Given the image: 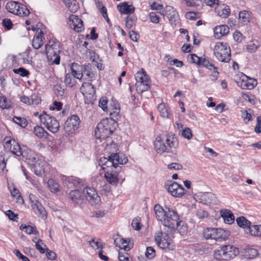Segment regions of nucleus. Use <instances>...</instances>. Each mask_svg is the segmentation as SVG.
Masks as SVG:
<instances>
[{
  "label": "nucleus",
  "instance_id": "obj_7",
  "mask_svg": "<svg viewBox=\"0 0 261 261\" xmlns=\"http://www.w3.org/2000/svg\"><path fill=\"white\" fill-rule=\"evenodd\" d=\"M239 253L236 247L231 245H225L220 247L214 252V257L219 260H228L233 258Z\"/></svg>",
  "mask_w": 261,
  "mask_h": 261
},
{
  "label": "nucleus",
  "instance_id": "obj_50",
  "mask_svg": "<svg viewBox=\"0 0 261 261\" xmlns=\"http://www.w3.org/2000/svg\"><path fill=\"white\" fill-rule=\"evenodd\" d=\"M158 109L161 114V116L164 118L168 117V112L164 103H160L158 105Z\"/></svg>",
  "mask_w": 261,
  "mask_h": 261
},
{
  "label": "nucleus",
  "instance_id": "obj_35",
  "mask_svg": "<svg viewBox=\"0 0 261 261\" xmlns=\"http://www.w3.org/2000/svg\"><path fill=\"white\" fill-rule=\"evenodd\" d=\"M236 221L239 226L246 228L248 229L249 231V227L252 226V225H251V222L243 216L237 218Z\"/></svg>",
  "mask_w": 261,
  "mask_h": 261
},
{
  "label": "nucleus",
  "instance_id": "obj_10",
  "mask_svg": "<svg viewBox=\"0 0 261 261\" xmlns=\"http://www.w3.org/2000/svg\"><path fill=\"white\" fill-rule=\"evenodd\" d=\"M168 234L166 231H159L155 236V241L160 248L172 250L174 249V246L171 243V240Z\"/></svg>",
  "mask_w": 261,
  "mask_h": 261
},
{
  "label": "nucleus",
  "instance_id": "obj_3",
  "mask_svg": "<svg viewBox=\"0 0 261 261\" xmlns=\"http://www.w3.org/2000/svg\"><path fill=\"white\" fill-rule=\"evenodd\" d=\"M116 125V122L114 119H102L95 129V137L99 139L107 138L113 133Z\"/></svg>",
  "mask_w": 261,
  "mask_h": 261
},
{
  "label": "nucleus",
  "instance_id": "obj_1",
  "mask_svg": "<svg viewBox=\"0 0 261 261\" xmlns=\"http://www.w3.org/2000/svg\"><path fill=\"white\" fill-rule=\"evenodd\" d=\"M127 158L123 154L112 153L108 158H101L99 160V165L105 172V177L109 184L116 186L118 183V176L121 170L119 165L127 163Z\"/></svg>",
  "mask_w": 261,
  "mask_h": 261
},
{
  "label": "nucleus",
  "instance_id": "obj_11",
  "mask_svg": "<svg viewBox=\"0 0 261 261\" xmlns=\"http://www.w3.org/2000/svg\"><path fill=\"white\" fill-rule=\"evenodd\" d=\"M3 143L4 147L9 149L13 154L17 156H20L22 154L23 150H22L18 143L14 139H11L9 137H6L4 139Z\"/></svg>",
  "mask_w": 261,
  "mask_h": 261
},
{
  "label": "nucleus",
  "instance_id": "obj_61",
  "mask_svg": "<svg viewBox=\"0 0 261 261\" xmlns=\"http://www.w3.org/2000/svg\"><path fill=\"white\" fill-rule=\"evenodd\" d=\"M6 214L8 216L9 218L13 221H17L18 219V215H16L13 211L11 210H8L6 212Z\"/></svg>",
  "mask_w": 261,
  "mask_h": 261
},
{
  "label": "nucleus",
  "instance_id": "obj_22",
  "mask_svg": "<svg viewBox=\"0 0 261 261\" xmlns=\"http://www.w3.org/2000/svg\"><path fill=\"white\" fill-rule=\"evenodd\" d=\"M21 156L23 158L25 159L30 165L34 164L35 162L37 161V159H39L37 154L30 149L24 150Z\"/></svg>",
  "mask_w": 261,
  "mask_h": 261
},
{
  "label": "nucleus",
  "instance_id": "obj_29",
  "mask_svg": "<svg viewBox=\"0 0 261 261\" xmlns=\"http://www.w3.org/2000/svg\"><path fill=\"white\" fill-rule=\"evenodd\" d=\"M154 211L156 215V218L162 223L163 220L164 219L167 214V210H166V207H165V209H164L159 204H156L154 206Z\"/></svg>",
  "mask_w": 261,
  "mask_h": 261
},
{
  "label": "nucleus",
  "instance_id": "obj_47",
  "mask_svg": "<svg viewBox=\"0 0 261 261\" xmlns=\"http://www.w3.org/2000/svg\"><path fill=\"white\" fill-rule=\"evenodd\" d=\"M29 14L30 11L27 7L25 5L20 4V6L18 9V13H17V15L24 17L28 16Z\"/></svg>",
  "mask_w": 261,
  "mask_h": 261
},
{
  "label": "nucleus",
  "instance_id": "obj_16",
  "mask_svg": "<svg viewBox=\"0 0 261 261\" xmlns=\"http://www.w3.org/2000/svg\"><path fill=\"white\" fill-rule=\"evenodd\" d=\"M68 197L71 202L75 206H81L83 203L84 198L81 192L79 190H72L69 193Z\"/></svg>",
  "mask_w": 261,
  "mask_h": 261
},
{
  "label": "nucleus",
  "instance_id": "obj_12",
  "mask_svg": "<svg viewBox=\"0 0 261 261\" xmlns=\"http://www.w3.org/2000/svg\"><path fill=\"white\" fill-rule=\"evenodd\" d=\"M80 121L79 117L76 115H72L67 118L64 125L65 131L68 133H72L79 127Z\"/></svg>",
  "mask_w": 261,
  "mask_h": 261
},
{
  "label": "nucleus",
  "instance_id": "obj_59",
  "mask_svg": "<svg viewBox=\"0 0 261 261\" xmlns=\"http://www.w3.org/2000/svg\"><path fill=\"white\" fill-rule=\"evenodd\" d=\"M108 100L106 98L102 97L99 101V106L102 108L104 111H107L108 109L107 107Z\"/></svg>",
  "mask_w": 261,
  "mask_h": 261
},
{
  "label": "nucleus",
  "instance_id": "obj_25",
  "mask_svg": "<svg viewBox=\"0 0 261 261\" xmlns=\"http://www.w3.org/2000/svg\"><path fill=\"white\" fill-rule=\"evenodd\" d=\"M38 33L34 36L32 41V46L34 48L37 49L43 45V40L44 34L41 30H37Z\"/></svg>",
  "mask_w": 261,
  "mask_h": 261
},
{
  "label": "nucleus",
  "instance_id": "obj_57",
  "mask_svg": "<svg viewBox=\"0 0 261 261\" xmlns=\"http://www.w3.org/2000/svg\"><path fill=\"white\" fill-rule=\"evenodd\" d=\"M120 113V109L115 107L114 108H110V115L113 118L117 119L119 117Z\"/></svg>",
  "mask_w": 261,
  "mask_h": 261
},
{
  "label": "nucleus",
  "instance_id": "obj_23",
  "mask_svg": "<svg viewBox=\"0 0 261 261\" xmlns=\"http://www.w3.org/2000/svg\"><path fill=\"white\" fill-rule=\"evenodd\" d=\"M33 209L34 210L36 214L43 220L47 218V213L44 207L38 201H36L32 205Z\"/></svg>",
  "mask_w": 261,
  "mask_h": 261
},
{
  "label": "nucleus",
  "instance_id": "obj_56",
  "mask_svg": "<svg viewBox=\"0 0 261 261\" xmlns=\"http://www.w3.org/2000/svg\"><path fill=\"white\" fill-rule=\"evenodd\" d=\"M181 136L188 140L190 139L192 137V130L189 127H186L181 132Z\"/></svg>",
  "mask_w": 261,
  "mask_h": 261
},
{
  "label": "nucleus",
  "instance_id": "obj_32",
  "mask_svg": "<svg viewBox=\"0 0 261 261\" xmlns=\"http://www.w3.org/2000/svg\"><path fill=\"white\" fill-rule=\"evenodd\" d=\"M199 66L205 67L208 69L212 70L215 73H218L217 70V67H216L214 64L211 63L208 59L202 58Z\"/></svg>",
  "mask_w": 261,
  "mask_h": 261
},
{
  "label": "nucleus",
  "instance_id": "obj_48",
  "mask_svg": "<svg viewBox=\"0 0 261 261\" xmlns=\"http://www.w3.org/2000/svg\"><path fill=\"white\" fill-rule=\"evenodd\" d=\"M55 94L57 96L61 98L64 99L65 97V90L60 85H56L54 87Z\"/></svg>",
  "mask_w": 261,
  "mask_h": 261
},
{
  "label": "nucleus",
  "instance_id": "obj_14",
  "mask_svg": "<svg viewBox=\"0 0 261 261\" xmlns=\"http://www.w3.org/2000/svg\"><path fill=\"white\" fill-rule=\"evenodd\" d=\"M168 192L175 197H181L185 194L184 187L177 182L172 181L170 185H166Z\"/></svg>",
  "mask_w": 261,
  "mask_h": 261
},
{
  "label": "nucleus",
  "instance_id": "obj_27",
  "mask_svg": "<svg viewBox=\"0 0 261 261\" xmlns=\"http://www.w3.org/2000/svg\"><path fill=\"white\" fill-rule=\"evenodd\" d=\"M252 13L248 10L241 11L239 13V19L241 23L245 25L250 22Z\"/></svg>",
  "mask_w": 261,
  "mask_h": 261
},
{
  "label": "nucleus",
  "instance_id": "obj_18",
  "mask_svg": "<svg viewBox=\"0 0 261 261\" xmlns=\"http://www.w3.org/2000/svg\"><path fill=\"white\" fill-rule=\"evenodd\" d=\"M114 243L117 246L125 251H129L134 246L133 242L131 240L123 238L116 239L114 240Z\"/></svg>",
  "mask_w": 261,
  "mask_h": 261
},
{
  "label": "nucleus",
  "instance_id": "obj_45",
  "mask_svg": "<svg viewBox=\"0 0 261 261\" xmlns=\"http://www.w3.org/2000/svg\"><path fill=\"white\" fill-rule=\"evenodd\" d=\"M215 231V228H207L203 230V236L206 239H213Z\"/></svg>",
  "mask_w": 261,
  "mask_h": 261
},
{
  "label": "nucleus",
  "instance_id": "obj_13",
  "mask_svg": "<svg viewBox=\"0 0 261 261\" xmlns=\"http://www.w3.org/2000/svg\"><path fill=\"white\" fill-rule=\"evenodd\" d=\"M83 194L87 200L92 205L97 204L100 201V197L92 187H85L83 190Z\"/></svg>",
  "mask_w": 261,
  "mask_h": 261
},
{
  "label": "nucleus",
  "instance_id": "obj_64",
  "mask_svg": "<svg viewBox=\"0 0 261 261\" xmlns=\"http://www.w3.org/2000/svg\"><path fill=\"white\" fill-rule=\"evenodd\" d=\"M248 257L249 258H253L258 254V251L256 249L249 248L247 250Z\"/></svg>",
  "mask_w": 261,
  "mask_h": 261
},
{
  "label": "nucleus",
  "instance_id": "obj_40",
  "mask_svg": "<svg viewBox=\"0 0 261 261\" xmlns=\"http://www.w3.org/2000/svg\"><path fill=\"white\" fill-rule=\"evenodd\" d=\"M20 229L21 230H24V231L29 234H37L38 233V231L36 227V226H32L30 225H25L22 224L20 226Z\"/></svg>",
  "mask_w": 261,
  "mask_h": 261
},
{
  "label": "nucleus",
  "instance_id": "obj_19",
  "mask_svg": "<svg viewBox=\"0 0 261 261\" xmlns=\"http://www.w3.org/2000/svg\"><path fill=\"white\" fill-rule=\"evenodd\" d=\"M69 19V21L71 22L70 25L76 32H81L83 30V22L77 16L71 15Z\"/></svg>",
  "mask_w": 261,
  "mask_h": 261
},
{
  "label": "nucleus",
  "instance_id": "obj_17",
  "mask_svg": "<svg viewBox=\"0 0 261 261\" xmlns=\"http://www.w3.org/2000/svg\"><path fill=\"white\" fill-rule=\"evenodd\" d=\"M199 200L204 204L210 205L216 203V197L215 194L211 192H206L200 194L199 196Z\"/></svg>",
  "mask_w": 261,
  "mask_h": 261
},
{
  "label": "nucleus",
  "instance_id": "obj_21",
  "mask_svg": "<svg viewBox=\"0 0 261 261\" xmlns=\"http://www.w3.org/2000/svg\"><path fill=\"white\" fill-rule=\"evenodd\" d=\"M44 162L41 159H37L34 164L30 165L32 170L37 176H41L44 173Z\"/></svg>",
  "mask_w": 261,
  "mask_h": 261
},
{
  "label": "nucleus",
  "instance_id": "obj_30",
  "mask_svg": "<svg viewBox=\"0 0 261 261\" xmlns=\"http://www.w3.org/2000/svg\"><path fill=\"white\" fill-rule=\"evenodd\" d=\"M81 91L84 94L93 95L95 93L94 86L90 83L84 82L80 88Z\"/></svg>",
  "mask_w": 261,
  "mask_h": 261
},
{
  "label": "nucleus",
  "instance_id": "obj_60",
  "mask_svg": "<svg viewBox=\"0 0 261 261\" xmlns=\"http://www.w3.org/2000/svg\"><path fill=\"white\" fill-rule=\"evenodd\" d=\"M132 227L136 230H139L141 228V224L138 218H135L132 222Z\"/></svg>",
  "mask_w": 261,
  "mask_h": 261
},
{
  "label": "nucleus",
  "instance_id": "obj_33",
  "mask_svg": "<svg viewBox=\"0 0 261 261\" xmlns=\"http://www.w3.org/2000/svg\"><path fill=\"white\" fill-rule=\"evenodd\" d=\"M215 229L216 231H215L213 240L217 241L225 240L227 238L225 231L221 228H215Z\"/></svg>",
  "mask_w": 261,
  "mask_h": 261
},
{
  "label": "nucleus",
  "instance_id": "obj_15",
  "mask_svg": "<svg viewBox=\"0 0 261 261\" xmlns=\"http://www.w3.org/2000/svg\"><path fill=\"white\" fill-rule=\"evenodd\" d=\"M96 70L90 64H85V68L83 73V78L88 81H93L97 78Z\"/></svg>",
  "mask_w": 261,
  "mask_h": 261
},
{
  "label": "nucleus",
  "instance_id": "obj_9",
  "mask_svg": "<svg viewBox=\"0 0 261 261\" xmlns=\"http://www.w3.org/2000/svg\"><path fill=\"white\" fill-rule=\"evenodd\" d=\"M39 117L41 123L43 124L49 131L53 133L58 131L60 124L54 117L47 115L46 112L44 111Z\"/></svg>",
  "mask_w": 261,
  "mask_h": 261
},
{
  "label": "nucleus",
  "instance_id": "obj_46",
  "mask_svg": "<svg viewBox=\"0 0 261 261\" xmlns=\"http://www.w3.org/2000/svg\"><path fill=\"white\" fill-rule=\"evenodd\" d=\"M168 18L172 25H175L178 22L179 19L178 12L176 11L173 12V13L168 16Z\"/></svg>",
  "mask_w": 261,
  "mask_h": 261
},
{
  "label": "nucleus",
  "instance_id": "obj_42",
  "mask_svg": "<svg viewBox=\"0 0 261 261\" xmlns=\"http://www.w3.org/2000/svg\"><path fill=\"white\" fill-rule=\"evenodd\" d=\"M12 107V102L5 96H0V107L3 109H9Z\"/></svg>",
  "mask_w": 261,
  "mask_h": 261
},
{
  "label": "nucleus",
  "instance_id": "obj_34",
  "mask_svg": "<svg viewBox=\"0 0 261 261\" xmlns=\"http://www.w3.org/2000/svg\"><path fill=\"white\" fill-rule=\"evenodd\" d=\"M69 10L71 12H75L79 9V5L76 0H62Z\"/></svg>",
  "mask_w": 261,
  "mask_h": 261
},
{
  "label": "nucleus",
  "instance_id": "obj_55",
  "mask_svg": "<svg viewBox=\"0 0 261 261\" xmlns=\"http://www.w3.org/2000/svg\"><path fill=\"white\" fill-rule=\"evenodd\" d=\"M30 97L31 105H37L41 102V98L37 94H33Z\"/></svg>",
  "mask_w": 261,
  "mask_h": 261
},
{
  "label": "nucleus",
  "instance_id": "obj_36",
  "mask_svg": "<svg viewBox=\"0 0 261 261\" xmlns=\"http://www.w3.org/2000/svg\"><path fill=\"white\" fill-rule=\"evenodd\" d=\"M218 15L223 18L227 17L230 14V9L229 6L225 4H223L218 9Z\"/></svg>",
  "mask_w": 261,
  "mask_h": 261
},
{
  "label": "nucleus",
  "instance_id": "obj_2",
  "mask_svg": "<svg viewBox=\"0 0 261 261\" xmlns=\"http://www.w3.org/2000/svg\"><path fill=\"white\" fill-rule=\"evenodd\" d=\"M164 142L160 136L155 138L154 142V148L159 153L170 152L171 148H175L178 146V142L174 135L168 134Z\"/></svg>",
  "mask_w": 261,
  "mask_h": 261
},
{
  "label": "nucleus",
  "instance_id": "obj_6",
  "mask_svg": "<svg viewBox=\"0 0 261 261\" xmlns=\"http://www.w3.org/2000/svg\"><path fill=\"white\" fill-rule=\"evenodd\" d=\"M136 90L139 93L147 91L151 85V80L146 71L142 68L138 71L135 75Z\"/></svg>",
  "mask_w": 261,
  "mask_h": 261
},
{
  "label": "nucleus",
  "instance_id": "obj_20",
  "mask_svg": "<svg viewBox=\"0 0 261 261\" xmlns=\"http://www.w3.org/2000/svg\"><path fill=\"white\" fill-rule=\"evenodd\" d=\"M85 68L84 65H81L77 63H73L71 64L70 69L71 74L74 77L81 80L83 78V73Z\"/></svg>",
  "mask_w": 261,
  "mask_h": 261
},
{
  "label": "nucleus",
  "instance_id": "obj_53",
  "mask_svg": "<svg viewBox=\"0 0 261 261\" xmlns=\"http://www.w3.org/2000/svg\"><path fill=\"white\" fill-rule=\"evenodd\" d=\"M244 78L248 84V89H252L257 84V81L253 79L249 78L247 76L245 75Z\"/></svg>",
  "mask_w": 261,
  "mask_h": 261
},
{
  "label": "nucleus",
  "instance_id": "obj_58",
  "mask_svg": "<svg viewBox=\"0 0 261 261\" xmlns=\"http://www.w3.org/2000/svg\"><path fill=\"white\" fill-rule=\"evenodd\" d=\"M68 181L72 182L75 187L82 185V180L76 177H71L69 178Z\"/></svg>",
  "mask_w": 261,
  "mask_h": 261
},
{
  "label": "nucleus",
  "instance_id": "obj_43",
  "mask_svg": "<svg viewBox=\"0 0 261 261\" xmlns=\"http://www.w3.org/2000/svg\"><path fill=\"white\" fill-rule=\"evenodd\" d=\"M179 225H175V231L177 230L181 235L185 234L187 232V226L182 221H179Z\"/></svg>",
  "mask_w": 261,
  "mask_h": 261
},
{
  "label": "nucleus",
  "instance_id": "obj_4",
  "mask_svg": "<svg viewBox=\"0 0 261 261\" xmlns=\"http://www.w3.org/2000/svg\"><path fill=\"white\" fill-rule=\"evenodd\" d=\"M45 51L48 61L56 65L60 64L61 47L58 41L55 39L49 40L45 45Z\"/></svg>",
  "mask_w": 261,
  "mask_h": 261
},
{
  "label": "nucleus",
  "instance_id": "obj_62",
  "mask_svg": "<svg viewBox=\"0 0 261 261\" xmlns=\"http://www.w3.org/2000/svg\"><path fill=\"white\" fill-rule=\"evenodd\" d=\"M196 215L199 218L203 219L207 217L208 214L206 211L202 209H199L196 211Z\"/></svg>",
  "mask_w": 261,
  "mask_h": 261
},
{
  "label": "nucleus",
  "instance_id": "obj_49",
  "mask_svg": "<svg viewBox=\"0 0 261 261\" xmlns=\"http://www.w3.org/2000/svg\"><path fill=\"white\" fill-rule=\"evenodd\" d=\"M13 119L14 122L22 127H25L28 125V122L25 118L14 116Z\"/></svg>",
  "mask_w": 261,
  "mask_h": 261
},
{
  "label": "nucleus",
  "instance_id": "obj_39",
  "mask_svg": "<svg viewBox=\"0 0 261 261\" xmlns=\"http://www.w3.org/2000/svg\"><path fill=\"white\" fill-rule=\"evenodd\" d=\"M47 185L51 192L56 193L59 190L60 185L58 182L54 179H49L47 182Z\"/></svg>",
  "mask_w": 261,
  "mask_h": 261
},
{
  "label": "nucleus",
  "instance_id": "obj_37",
  "mask_svg": "<svg viewBox=\"0 0 261 261\" xmlns=\"http://www.w3.org/2000/svg\"><path fill=\"white\" fill-rule=\"evenodd\" d=\"M260 43L257 40L250 41L246 46V49L250 53H255L259 47Z\"/></svg>",
  "mask_w": 261,
  "mask_h": 261
},
{
  "label": "nucleus",
  "instance_id": "obj_31",
  "mask_svg": "<svg viewBox=\"0 0 261 261\" xmlns=\"http://www.w3.org/2000/svg\"><path fill=\"white\" fill-rule=\"evenodd\" d=\"M20 6V3L16 2L11 1L7 3L6 6V8L10 13L17 15V13H18V9L19 8Z\"/></svg>",
  "mask_w": 261,
  "mask_h": 261
},
{
  "label": "nucleus",
  "instance_id": "obj_51",
  "mask_svg": "<svg viewBox=\"0 0 261 261\" xmlns=\"http://www.w3.org/2000/svg\"><path fill=\"white\" fill-rule=\"evenodd\" d=\"M13 72L15 74H19L21 76L25 77L30 74V72L23 67H20L17 69H14Z\"/></svg>",
  "mask_w": 261,
  "mask_h": 261
},
{
  "label": "nucleus",
  "instance_id": "obj_38",
  "mask_svg": "<svg viewBox=\"0 0 261 261\" xmlns=\"http://www.w3.org/2000/svg\"><path fill=\"white\" fill-rule=\"evenodd\" d=\"M34 132L35 135L40 138H46L48 136L47 132L45 131L43 127L39 126L34 127Z\"/></svg>",
  "mask_w": 261,
  "mask_h": 261
},
{
  "label": "nucleus",
  "instance_id": "obj_63",
  "mask_svg": "<svg viewBox=\"0 0 261 261\" xmlns=\"http://www.w3.org/2000/svg\"><path fill=\"white\" fill-rule=\"evenodd\" d=\"M89 243L91 246L94 249H98L102 247V244L99 242L95 241L94 239L91 240Z\"/></svg>",
  "mask_w": 261,
  "mask_h": 261
},
{
  "label": "nucleus",
  "instance_id": "obj_52",
  "mask_svg": "<svg viewBox=\"0 0 261 261\" xmlns=\"http://www.w3.org/2000/svg\"><path fill=\"white\" fill-rule=\"evenodd\" d=\"M155 255V250L152 247H147L145 252L146 257L150 259L154 258Z\"/></svg>",
  "mask_w": 261,
  "mask_h": 261
},
{
  "label": "nucleus",
  "instance_id": "obj_44",
  "mask_svg": "<svg viewBox=\"0 0 261 261\" xmlns=\"http://www.w3.org/2000/svg\"><path fill=\"white\" fill-rule=\"evenodd\" d=\"M249 233L252 236H261V225H252L249 227Z\"/></svg>",
  "mask_w": 261,
  "mask_h": 261
},
{
  "label": "nucleus",
  "instance_id": "obj_54",
  "mask_svg": "<svg viewBox=\"0 0 261 261\" xmlns=\"http://www.w3.org/2000/svg\"><path fill=\"white\" fill-rule=\"evenodd\" d=\"M42 245L46 247V245L44 244L42 240L39 239L36 242L35 244L36 248L40 252V253L43 254L45 252V250L44 248L42 247Z\"/></svg>",
  "mask_w": 261,
  "mask_h": 261
},
{
  "label": "nucleus",
  "instance_id": "obj_26",
  "mask_svg": "<svg viewBox=\"0 0 261 261\" xmlns=\"http://www.w3.org/2000/svg\"><path fill=\"white\" fill-rule=\"evenodd\" d=\"M220 215L225 223L231 224L234 222V216L230 211L222 210L220 211Z\"/></svg>",
  "mask_w": 261,
  "mask_h": 261
},
{
  "label": "nucleus",
  "instance_id": "obj_8",
  "mask_svg": "<svg viewBox=\"0 0 261 261\" xmlns=\"http://www.w3.org/2000/svg\"><path fill=\"white\" fill-rule=\"evenodd\" d=\"M214 52L217 59L223 62H228L230 60V48L226 42H217L214 48Z\"/></svg>",
  "mask_w": 261,
  "mask_h": 261
},
{
  "label": "nucleus",
  "instance_id": "obj_24",
  "mask_svg": "<svg viewBox=\"0 0 261 261\" xmlns=\"http://www.w3.org/2000/svg\"><path fill=\"white\" fill-rule=\"evenodd\" d=\"M229 32V28L226 25H220L214 29L215 38L220 39L221 37L226 35Z\"/></svg>",
  "mask_w": 261,
  "mask_h": 261
},
{
  "label": "nucleus",
  "instance_id": "obj_41",
  "mask_svg": "<svg viewBox=\"0 0 261 261\" xmlns=\"http://www.w3.org/2000/svg\"><path fill=\"white\" fill-rule=\"evenodd\" d=\"M64 82L66 85L69 87H73L76 83L75 77H74L73 75L70 73H67L66 74Z\"/></svg>",
  "mask_w": 261,
  "mask_h": 261
},
{
  "label": "nucleus",
  "instance_id": "obj_5",
  "mask_svg": "<svg viewBox=\"0 0 261 261\" xmlns=\"http://www.w3.org/2000/svg\"><path fill=\"white\" fill-rule=\"evenodd\" d=\"M166 210H167V214L162 221L164 230L168 233H173L175 231V225L180 224L179 216L176 211L169 207H166Z\"/></svg>",
  "mask_w": 261,
  "mask_h": 261
},
{
  "label": "nucleus",
  "instance_id": "obj_28",
  "mask_svg": "<svg viewBox=\"0 0 261 261\" xmlns=\"http://www.w3.org/2000/svg\"><path fill=\"white\" fill-rule=\"evenodd\" d=\"M118 10L122 13L129 14L134 12L135 8L132 5H128L126 2L120 3L117 6Z\"/></svg>",
  "mask_w": 261,
  "mask_h": 261
}]
</instances>
